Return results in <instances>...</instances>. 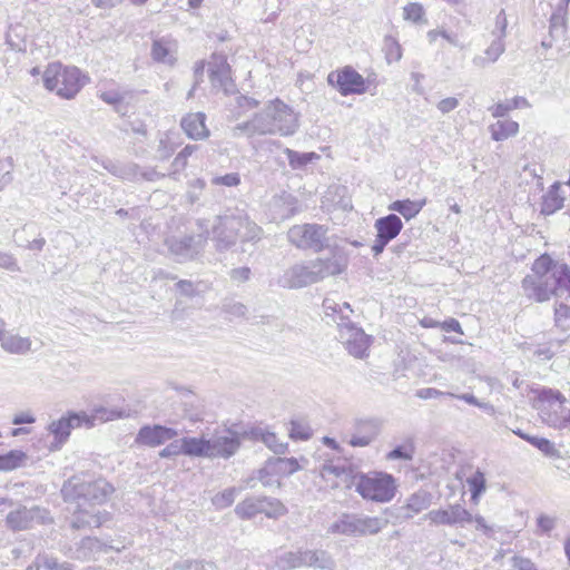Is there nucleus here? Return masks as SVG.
<instances>
[{
	"label": "nucleus",
	"mask_w": 570,
	"mask_h": 570,
	"mask_svg": "<svg viewBox=\"0 0 570 570\" xmlns=\"http://www.w3.org/2000/svg\"><path fill=\"white\" fill-rule=\"evenodd\" d=\"M348 265V255L344 247H334L333 256L317 257L308 263H299L287 268L278 278V285L296 289L318 283L326 277L344 273Z\"/></svg>",
	"instance_id": "obj_1"
},
{
	"label": "nucleus",
	"mask_w": 570,
	"mask_h": 570,
	"mask_svg": "<svg viewBox=\"0 0 570 570\" xmlns=\"http://www.w3.org/2000/svg\"><path fill=\"white\" fill-rule=\"evenodd\" d=\"M129 410L118 407L98 406L92 410L91 414L85 411H68L58 420H53L48 425V431L53 435V442L50 444V450L56 451L68 441L71 430L77 428L90 429L95 425L96 421L101 423L114 421L117 419L128 417Z\"/></svg>",
	"instance_id": "obj_2"
},
{
	"label": "nucleus",
	"mask_w": 570,
	"mask_h": 570,
	"mask_svg": "<svg viewBox=\"0 0 570 570\" xmlns=\"http://www.w3.org/2000/svg\"><path fill=\"white\" fill-rule=\"evenodd\" d=\"M114 491V487L104 478L85 480L79 476H72L63 483L61 494L65 501L77 502L78 507H80L81 501L91 504H102Z\"/></svg>",
	"instance_id": "obj_3"
},
{
	"label": "nucleus",
	"mask_w": 570,
	"mask_h": 570,
	"mask_svg": "<svg viewBox=\"0 0 570 570\" xmlns=\"http://www.w3.org/2000/svg\"><path fill=\"white\" fill-rule=\"evenodd\" d=\"M531 272L537 273L550 297L570 299V267L560 261L552 259L548 254L539 256L532 264Z\"/></svg>",
	"instance_id": "obj_4"
},
{
	"label": "nucleus",
	"mask_w": 570,
	"mask_h": 570,
	"mask_svg": "<svg viewBox=\"0 0 570 570\" xmlns=\"http://www.w3.org/2000/svg\"><path fill=\"white\" fill-rule=\"evenodd\" d=\"M328 227L320 224L294 225L289 228L287 237L291 244L303 250L320 253L327 249L333 256L334 247H342L332 236L327 235Z\"/></svg>",
	"instance_id": "obj_5"
},
{
	"label": "nucleus",
	"mask_w": 570,
	"mask_h": 570,
	"mask_svg": "<svg viewBox=\"0 0 570 570\" xmlns=\"http://www.w3.org/2000/svg\"><path fill=\"white\" fill-rule=\"evenodd\" d=\"M389 521L384 518L356 513H343L327 529L328 534L347 537L374 535L382 531Z\"/></svg>",
	"instance_id": "obj_6"
},
{
	"label": "nucleus",
	"mask_w": 570,
	"mask_h": 570,
	"mask_svg": "<svg viewBox=\"0 0 570 570\" xmlns=\"http://www.w3.org/2000/svg\"><path fill=\"white\" fill-rule=\"evenodd\" d=\"M355 491L366 500L389 502L396 492L395 479L385 472L361 473L355 476Z\"/></svg>",
	"instance_id": "obj_7"
},
{
	"label": "nucleus",
	"mask_w": 570,
	"mask_h": 570,
	"mask_svg": "<svg viewBox=\"0 0 570 570\" xmlns=\"http://www.w3.org/2000/svg\"><path fill=\"white\" fill-rule=\"evenodd\" d=\"M197 226L203 230L198 235H185L181 237L173 236L166 238L165 245L177 263L194 261L204 250L209 234L207 222L198 219Z\"/></svg>",
	"instance_id": "obj_8"
},
{
	"label": "nucleus",
	"mask_w": 570,
	"mask_h": 570,
	"mask_svg": "<svg viewBox=\"0 0 570 570\" xmlns=\"http://www.w3.org/2000/svg\"><path fill=\"white\" fill-rule=\"evenodd\" d=\"M235 513L244 520H249L256 514L263 513L267 518H278L287 513V508L282 501L269 497H250L239 502Z\"/></svg>",
	"instance_id": "obj_9"
},
{
	"label": "nucleus",
	"mask_w": 570,
	"mask_h": 570,
	"mask_svg": "<svg viewBox=\"0 0 570 570\" xmlns=\"http://www.w3.org/2000/svg\"><path fill=\"white\" fill-rule=\"evenodd\" d=\"M345 318L346 316H342V322H337L338 341L348 354L356 358H364L367 356L372 336L365 334L363 328L357 327L353 322H345Z\"/></svg>",
	"instance_id": "obj_10"
},
{
	"label": "nucleus",
	"mask_w": 570,
	"mask_h": 570,
	"mask_svg": "<svg viewBox=\"0 0 570 570\" xmlns=\"http://www.w3.org/2000/svg\"><path fill=\"white\" fill-rule=\"evenodd\" d=\"M327 83L342 96L362 95L367 90L363 76L351 66L331 71L327 76Z\"/></svg>",
	"instance_id": "obj_11"
},
{
	"label": "nucleus",
	"mask_w": 570,
	"mask_h": 570,
	"mask_svg": "<svg viewBox=\"0 0 570 570\" xmlns=\"http://www.w3.org/2000/svg\"><path fill=\"white\" fill-rule=\"evenodd\" d=\"M50 521L49 513L46 509L38 505L27 508L19 505L16 510L10 511L6 518V527L11 531H24L33 528L36 524H45Z\"/></svg>",
	"instance_id": "obj_12"
},
{
	"label": "nucleus",
	"mask_w": 570,
	"mask_h": 570,
	"mask_svg": "<svg viewBox=\"0 0 570 570\" xmlns=\"http://www.w3.org/2000/svg\"><path fill=\"white\" fill-rule=\"evenodd\" d=\"M268 109L271 111L272 127L274 134L282 136H291L298 128V117L291 107L279 99L269 101Z\"/></svg>",
	"instance_id": "obj_13"
},
{
	"label": "nucleus",
	"mask_w": 570,
	"mask_h": 570,
	"mask_svg": "<svg viewBox=\"0 0 570 570\" xmlns=\"http://www.w3.org/2000/svg\"><path fill=\"white\" fill-rule=\"evenodd\" d=\"M234 224H238V222L234 220L232 216H227L226 212L215 217L212 226V239L217 250H228L237 244L239 234L234 232Z\"/></svg>",
	"instance_id": "obj_14"
},
{
	"label": "nucleus",
	"mask_w": 570,
	"mask_h": 570,
	"mask_svg": "<svg viewBox=\"0 0 570 570\" xmlns=\"http://www.w3.org/2000/svg\"><path fill=\"white\" fill-rule=\"evenodd\" d=\"M435 525H461L471 523L473 515L460 504L450 505L449 509L431 510L424 515Z\"/></svg>",
	"instance_id": "obj_15"
},
{
	"label": "nucleus",
	"mask_w": 570,
	"mask_h": 570,
	"mask_svg": "<svg viewBox=\"0 0 570 570\" xmlns=\"http://www.w3.org/2000/svg\"><path fill=\"white\" fill-rule=\"evenodd\" d=\"M227 216H232L238 224H234V232L239 234V242H256L259 240L263 235V229L249 218L247 212L244 208H227Z\"/></svg>",
	"instance_id": "obj_16"
},
{
	"label": "nucleus",
	"mask_w": 570,
	"mask_h": 570,
	"mask_svg": "<svg viewBox=\"0 0 570 570\" xmlns=\"http://www.w3.org/2000/svg\"><path fill=\"white\" fill-rule=\"evenodd\" d=\"M209 79L212 86L222 89L226 94L232 90L233 81L230 78V67L227 57L223 52H214L208 62Z\"/></svg>",
	"instance_id": "obj_17"
},
{
	"label": "nucleus",
	"mask_w": 570,
	"mask_h": 570,
	"mask_svg": "<svg viewBox=\"0 0 570 570\" xmlns=\"http://www.w3.org/2000/svg\"><path fill=\"white\" fill-rule=\"evenodd\" d=\"M234 136L245 135L253 137L255 135H273L271 111L268 105L261 112H256L248 121L237 124L233 128Z\"/></svg>",
	"instance_id": "obj_18"
},
{
	"label": "nucleus",
	"mask_w": 570,
	"mask_h": 570,
	"mask_svg": "<svg viewBox=\"0 0 570 570\" xmlns=\"http://www.w3.org/2000/svg\"><path fill=\"white\" fill-rule=\"evenodd\" d=\"M59 87L57 95L63 99H72L85 86V77L76 67H63L61 65Z\"/></svg>",
	"instance_id": "obj_19"
},
{
	"label": "nucleus",
	"mask_w": 570,
	"mask_h": 570,
	"mask_svg": "<svg viewBox=\"0 0 570 570\" xmlns=\"http://www.w3.org/2000/svg\"><path fill=\"white\" fill-rule=\"evenodd\" d=\"M381 431V421L377 419L356 420L348 444L354 448L370 445Z\"/></svg>",
	"instance_id": "obj_20"
},
{
	"label": "nucleus",
	"mask_w": 570,
	"mask_h": 570,
	"mask_svg": "<svg viewBox=\"0 0 570 570\" xmlns=\"http://www.w3.org/2000/svg\"><path fill=\"white\" fill-rule=\"evenodd\" d=\"M177 431L160 424L144 425L136 435V443L147 446H158L177 436Z\"/></svg>",
	"instance_id": "obj_21"
},
{
	"label": "nucleus",
	"mask_w": 570,
	"mask_h": 570,
	"mask_svg": "<svg viewBox=\"0 0 570 570\" xmlns=\"http://www.w3.org/2000/svg\"><path fill=\"white\" fill-rule=\"evenodd\" d=\"M432 499L433 495L429 491L421 489L407 498L405 505L397 509L399 513L396 517L411 519L414 514L426 510L432 504Z\"/></svg>",
	"instance_id": "obj_22"
},
{
	"label": "nucleus",
	"mask_w": 570,
	"mask_h": 570,
	"mask_svg": "<svg viewBox=\"0 0 570 570\" xmlns=\"http://www.w3.org/2000/svg\"><path fill=\"white\" fill-rule=\"evenodd\" d=\"M240 446L238 433L228 431L227 435H220L210 440L212 458L228 459L233 456Z\"/></svg>",
	"instance_id": "obj_23"
},
{
	"label": "nucleus",
	"mask_w": 570,
	"mask_h": 570,
	"mask_svg": "<svg viewBox=\"0 0 570 570\" xmlns=\"http://www.w3.org/2000/svg\"><path fill=\"white\" fill-rule=\"evenodd\" d=\"M521 289L528 299L537 303H543L551 298L547 286H543L541 277L534 272L523 277Z\"/></svg>",
	"instance_id": "obj_24"
},
{
	"label": "nucleus",
	"mask_w": 570,
	"mask_h": 570,
	"mask_svg": "<svg viewBox=\"0 0 570 570\" xmlns=\"http://www.w3.org/2000/svg\"><path fill=\"white\" fill-rule=\"evenodd\" d=\"M206 115L204 112H191L183 117L180 126L184 132L194 140H202L209 136V130L205 125Z\"/></svg>",
	"instance_id": "obj_25"
},
{
	"label": "nucleus",
	"mask_w": 570,
	"mask_h": 570,
	"mask_svg": "<svg viewBox=\"0 0 570 570\" xmlns=\"http://www.w3.org/2000/svg\"><path fill=\"white\" fill-rule=\"evenodd\" d=\"M243 435L255 441H262L275 454H284L288 450V443L281 442L274 432L262 428H252L249 431H244Z\"/></svg>",
	"instance_id": "obj_26"
},
{
	"label": "nucleus",
	"mask_w": 570,
	"mask_h": 570,
	"mask_svg": "<svg viewBox=\"0 0 570 570\" xmlns=\"http://www.w3.org/2000/svg\"><path fill=\"white\" fill-rule=\"evenodd\" d=\"M566 196L561 194V184L553 183L543 194L540 204V213L550 216L560 210L564 205Z\"/></svg>",
	"instance_id": "obj_27"
},
{
	"label": "nucleus",
	"mask_w": 570,
	"mask_h": 570,
	"mask_svg": "<svg viewBox=\"0 0 570 570\" xmlns=\"http://www.w3.org/2000/svg\"><path fill=\"white\" fill-rule=\"evenodd\" d=\"M374 227L379 237L391 242L402 230L403 223L396 214H389L387 216L376 219Z\"/></svg>",
	"instance_id": "obj_28"
},
{
	"label": "nucleus",
	"mask_w": 570,
	"mask_h": 570,
	"mask_svg": "<svg viewBox=\"0 0 570 570\" xmlns=\"http://www.w3.org/2000/svg\"><path fill=\"white\" fill-rule=\"evenodd\" d=\"M1 347L11 354H26L31 350V341L28 337H21L16 334L7 333L0 330Z\"/></svg>",
	"instance_id": "obj_29"
},
{
	"label": "nucleus",
	"mask_w": 570,
	"mask_h": 570,
	"mask_svg": "<svg viewBox=\"0 0 570 570\" xmlns=\"http://www.w3.org/2000/svg\"><path fill=\"white\" fill-rule=\"evenodd\" d=\"M183 454L197 458H212L210 440L204 438H181Z\"/></svg>",
	"instance_id": "obj_30"
},
{
	"label": "nucleus",
	"mask_w": 570,
	"mask_h": 570,
	"mask_svg": "<svg viewBox=\"0 0 570 570\" xmlns=\"http://www.w3.org/2000/svg\"><path fill=\"white\" fill-rule=\"evenodd\" d=\"M504 39L494 38L491 45L484 50L483 55L475 56L472 63L480 69L494 63L505 50Z\"/></svg>",
	"instance_id": "obj_31"
},
{
	"label": "nucleus",
	"mask_w": 570,
	"mask_h": 570,
	"mask_svg": "<svg viewBox=\"0 0 570 570\" xmlns=\"http://www.w3.org/2000/svg\"><path fill=\"white\" fill-rule=\"evenodd\" d=\"M26 570H73V566L52 554L39 553Z\"/></svg>",
	"instance_id": "obj_32"
},
{
	"label": "nucleus",
	"mask_w": 570,
	"mask_h": 570,
	"mask_svg": "<svg viewBox=\"0 0 570 570\" xmlns=\"http://www.w3.org/2000/svg\"><path fill=\"white\" fill-rule=\"evenodd\" d=\"M29 460L27 452L22 450H10L7 453L0 454V471L11 472L19 468L26 466Z\"/></svg>",
	"instance_id": "obj_33"
},
{
	"label": "nucleus",
	"mask_w": 570,
	"mask_h": 570,
	"mask_svg": "<svg viewBox=\"0 0 570 570\" xmlns=\"http://www.w3.org/2000/svg\"><path fill=\"white\" fill-rule=\"evenodd\" d=\"M267 468H271L272 472L284 476H289L303 469L296 458H269Z\"/></svg>",
	"instance_id": "obj_34"
},
{
	"label": "nucleus",
	"mask_w": 570,
	"mask_h": 570,
	"mask_svg": "<svg viewBox=\"0 0 570 570\" xmlns=\"http://www.w3.org/2000/svg\"><path fill=\"white\" fill-rule=\"evenodd\" d=\"M109 549H114V547L102 543L97 538L87 537L80 541L72 557L80 560H88L91 558L92 552L108 551Z\"/></svg>",
	"instance_id": "obj_35"
},
{
	"label": "nucleus",
	"mask_w": 570,
	"mask_h": 570,
	"mask_svg": "<svg viewBox=\"0 0 570 570\" xmlns=\"http://www.w3.org/2000/svg\"><path fill=\"white\" fill-rule=\"evenodd\" d=\"M489 129L493 140L502 141L518 134L519 124L510 119L498 120L495 124H492Z\"/></svg>",
	"instance_id": "obj_36"
},
{
	"label": "nucleus",
	"mask_w": 570,
	"mask_h": 570,
	"mask_svg": "<svg viewBox=\"0 0 570 570\" xmlns=\"http://www.w3.org/2000/svg\"><path fill=\"white\" fill-rule=\"evenodd\" d=\"M425 205V200H395L390 205V209L397 212L401 214L406 220L415 217L423 206Z\"/></svg>",
	"instance_id": "obj_37"
},
{
	"label": "nucleus",
	"mask_w": 570,
	"mask_h": 570,
	"mask_svg": "<svg viewBox=\"0 0 570 570\" xmlns=\"http://www.w3.org/2000/svg\"><path fill=\"white\" fill-rule=\"evenodd\" d=\"M106 515L105 514L104 517L99 515V514H90L88 512H79V513H76L73 514L71 521H70V525L72 529H76V530H79V529H85V528H99L105 521H106Z\"/></svg>",
	"instance_id": "obj_38"
},
{
	"label": "nucleus",
	"mask_w": 570,
	"mask_h": 570,
	"mask_svg": "<svg viewBox=\"0 0 570 570\" xmlns=\"http://www.w3.org/2000/svg\"><path fill=\"white\" fill-rule=\"evenodd\" d=\"M323 307L325 311L326 317H332L333 322L337 324V322H342V316H346L345 322H352L350 320V314L353 313L348 303H343L342 305L336 304L330 299H325L323 302Z\"/></svg>",
	"instance_id": "obj_39"
},
{
	"label": "nucleus",
	"mask_w": 570,
	"mask_h": 570,
	"mask_svg": "<svg viewBox=\"0 0 570 570\" xmlns=\"http://www.w3.org/2000/svg\"><path fill=\"white\" fill-rule=\"evenodd\" d=\"M541 400L548 401L552 407L558 406L560 409V420L561 426L568 428L570 426V409H567L563 404L566 402V397L563 394H539Z\"/></svg>",
	"instance_id": "obj_40"
},
{
	"label": "nucleus",
	"mask_w": 570,
	"mask_h": 570,
	"mask_svg": "<svg viewBox=\"0 0 570 570\" xmlns=\"http://www.w3.org/2000/svg\"><path fill=\"white\" fill-rule=\"evenodd\" d=\"M284 154L287 157L288 164L292 169H303L309 164L313 159L318 158V155L315 153H298L293 149L286 148Z\"/></svg>",
	"instance_id": "obj_41"
},
{
	"label": "nucleus",
	"mask_w": 570,
	"mask_h": 570,
	"mask_svg": "<svg viewBox=\"0 0 570 570\" xmlns=\"http://www.w3.org/2000/svg\"><path fill=\"white\" fill-rule=\"evenodd\" d=\"M471 499L476 501L487 490V480L484 473L478 469L471 476L466 479Z\"/></svg>",
	"instance_id": "obj_42"
},
{
	"label": "nucleus",
	"mask_w": 570,
	"mask_h": 570,
	"mask_svg": "<svg viewBox=\"0 0 570 570\" xmlns=\"http://www.w3.org/2000/svg\"><path fill=\"white\" fill-rule=\"evenodd\" d=\"M309 567L322 570H334L335 561L331 554L325 550H311Z\"/></svg>",
	"instance_id": "obj_43"
},
{
	"label": "nucleus",
	"mask_w": 570,
	"mask_h": 570,
	"mask_svg": "<svg viewBox=\"0 0 570 570\" xmlns=\"http://www.w3.org/2000/svg\"><path fill=\"white\" fill-rule=\"evenodd\" d=\"M60 69V62H51L47 66L46 70L42 73V81L46 89L57 92V89L59 87Z\"/></svg>",
	"instance_id": "obj_44"
},
{
	"label": "nucleus",
	"mask_w": 570,
	"mask_h": 570,
	"mask_svg": "<svg viewBox=\"0 0 570 570\" xmlns=\"http://www.w3.org/2000/svg\"><path fill=\"white\" fill-rule=\"evenodd\" d=\"M289 424L291 429L288 435L294 441H306L313 434L307 422L302 419H293Z\"/></svg>",
	"instance_id": "obj_45"
},
{
	"label": "nucleus",
	"mask_w": 570,
	"mask_h": 570,
	"mask_svg": "<svg viewBox=\"0 0 570 570\" xmlns=\"http://www.w3.org/2000/svg\"><path fill=\"white\" fill-rule=\"evenodd\" d=\"M415 452L414 444L410 441L400 445H396L386 454V460L395 461H411Z\"/></svg>",
	"instance_id": "obj_46"
},
{
	"label": "nucleus",
	"mask_w": 570,
	"mask_h": 570,
	"mask_svg": "<svg viewBox=\"0 0 570 570\" xmlns=\"http://www.w3.org/2000/svg\"><path fill=\"white\" fill-rule=\"evenodd\" d=\"M383 51L389 63L399 61L402 58L401 45L392 36L384 37Z\"/></svg>",
	"instance_id": "obj_47"
},
{
	"label": "nucleus",
	"mask_w": 570,
	"mask_h": 570,
	"mask_svg": "<svg viewBox=\"0 0 570 570\" xmlns=\"http://www.w3.org/2000/svg\"><path fill=\"white\" fill-rule=\"evenodd\" d=\"M151 56L158 62L173 65L174 58L164 40H155L151 48Z\"/></svg>",
	"instance_id": "obj_48"
},
{
	"label": "nucleus",
	"mask_w": 570,
	"mask_h": 570,
	"mask_svg": "<svg viewBox=\"0 0 570 570\" xmlns=\"http://www.w3.org/2000/svg\"><path fill=\"white\" fill-rule=\"evenodd\" d=\"M275 567L277 570H293L301 568V563L298 562V552L287 551L278 556L275 561Z\"/></svg>",
	"instance_id": "obj_49"
},
{
	"label": "nucleus",
	"mask_w": 570,
	"mask_h": 570,
	"mask_svg": "<svg viewBox=\"0 0 570 570\" xmlns=\"http://www.w3.org/2000/svg\"><path fill=\"white\" fill-rule=\"evenodd\" d=\"M208 568L215 569L216 566L212 562L186 559L175 562L173 570H208Z\"/></svg>",
	"instance_id": "obj_50"
},
{
	"label": "nucleus",
	"mask_w": 570,
	"mask_h": 570,
	"mask_svg": "<svg viewBox=\"0 0 570 570\" xmlns=\"http://www.w3.org/2000/svg\"><path fill=\"white\" fill-rule=\"evenodd\" d=\"M322 476L333 474L336 478L344 479L345 482L352 476V470L344 465H334L332 463H324L321 469Z\"/></svg>",
	"instance_id": "obj_51"
},
{
	"label": "nucleus",
	"mask_w": 570,
	"mask_h": 570,
	"mask_svg": "<svg viewBox=\"0 0 570 570\" xmlns=\"http://www.w3.org/2000/svg\"><path fill=\"white\" fill-rule=\"evenodd\" d=\"M403 16L405 20L419 23L423 19L424 8L421 3L411 2L404 7Z\"/></svg>",
	"instance_id": "obj_52"
},
{
	"label": "nucleus",
	"mask_w": 570,
	"mask_h": 570,
	"mask_svg": "<svg viewBox=\"0 0 570 570\" xmlns=\"http://www.w3.org/2000/svg\"><path fill=\"white\" fill-rule=\"evenodd\" d=\"M281 203L286 205V208L282 214L283 217H289L296 213L295 205L297 203V199L293 195L283 193L282 195L274 198L275 206H278Z\"/></svg>",
	"instance_id": "obj_53"
},
{
	"label": "nucleus",
	"mask_w": 570,
	"mask_h": 570,
	"mask_svg": "<svg viewBox=\"0 0 570 570\" xmlns=\"http://www.w3.org/2000/svg\"><path fill=\"white\" fill-rule=\"evenodd\" d=\"M236 494V488L225 489L223 492H219L215 495L213 503L218 508H227L234 503Z\"/></svg>",
	"instance_id": "obj_54"
},
{
	"label": "nucleus",
	"mask_w": 570,
	"mask_h": 570,
	"mask_svg": "<svg viewBox=\"0 0 570 570\" xmlns=\"http://www.w3.org/2000/svg\"><path fill=\"white\" fill-rule=\"evenodd\" d=\"M101 165L110 174L118 176V177H126L127 175H129V173H131V171L136 173V170L138 169V167L136 165H132L128 168L120 167L110 159L102 160Z\"/></svg>",
	"instance_id": "obj_55"
},
{
	"label": "nucleus",
	"mask_w": 570,
	"mask_h": 570,
	"mask_svg": "<svg viewBox=\"0 0 570 570\" xmlns=\"http://www.w3.org/2000/svg\"><path fill=\"white\" fill-rule=\"evenodd\" d=\"M223 312L233 317H245L247 307L240 302L228 301L223 304Z\"/></svg>",
	"instance_id": "obj_56"
},
{
	"label": "nucleus",
	"mask_w": 570,
	"mask_h": 570,
	"mask_svg": "<svg viewBox=\"0 0 570 570\" xmlns=\"http://www.w3.org/2000/svg\"><path fill=\"white\" fill-rule=\"evenodd\" d=\"M507 26H508L507 14H505V11L503 9H501L500 12L495 17V26H494V29L492 30V35L497 38L504 39L507 36Z\"/></svg>",
	"instance_id": "obj_57"
},
{
	"label": "nucleus",
	"mask_w": 570,
	"mask_h": 570,
	"mask_svg": "<svg viewBox=\"0 0 570 570\" xmlns=\"http://www.w3.org/2000/svg\"><path fill=\"white\" fill-rule=\"evenodd\" d=\"M568 318H570V306L564 303L558 304L554 308L556 325L562 328L567 327L566 321Z\"/></svg>",
	"instance_id": "obj_58"
},
{
	"label": "nucleus",
	"mask_w": 570,
	"mask_h": 570,
	"mask_svg": "<svg viewBox=\"0 0 570 570\" xmlns=\"http://www.w3.org/2000/svg\"><path fill=\"white\" fill-rule=\"evenodd\" d=\"M0 268L9 272H20L17 258L8 252L0 250Z\"/></svg>",
	"instance_id": "obj_59"
},
{
	"label": "nucleus",
	"mask_w": 570,
	"mask_h": 570,
	"mask_svg": "<svg viewBox=\"0 0 570 570\" xmlns=\"http://www.w3.org/2000/svg\"><path fill=\"white\" fill-rule=\"evenodd\" d=\"M212 183L214 185H224L227 187L238 186L240 184V176L237 173H229L224 176L214 177Z\"/></svg>",
	"instance_id": "obj_60"
},
{
	"label": "nucleus",
	"mask_w": 570,
	"mask_h": 570,
	"mask_svg": "<svg viewBox=\"0 0 570 570\" xmlns=\"http://www.w3.org/2000/svg\"><path fill=\"white\" fill-rule=\"evenodd\" d=\"M179 454H183L181 440L173 441L159 452V456L164 459L175 458Z\"/></svg>",
	"instance_id": "obj_61"
},
{
	"label": "nucleus",
	"mask_w": 570,
	"mask_h": 570,
	"mask_svg": "<svg viewBox=\"0 0 570 570\" xmlns=\"http://www.w3.org/2000/svg\"><path fill=\"white\" fill-rule=\"evenodd\" d=\"M539 451H541L546 456L551 459H561L560 451L556 448L554 443L551 442L549 439H543L541 444L537 448Z\"/></svg>",
	"instance_id": "obj_62"
},
{
	"label": "nucleus",
	"mask_w": 570,
	"mask_h": 570,
	"mask_svg": "<svg viewBox=\"0 0 570 570\" xmlns=\"http://www.w3.org/2000/svg\"><path fill=\"white\" fill-rule=\"evenodd\" d=\"M250 275H252V271L247 266L233 268L229 272L230 279L236 283L247 282L250 278Z\"/></svg>",
	"instance_id": "obj_63"
},
{
	"label": "nucleus",
	"mask_w": 570,
	"mask_h": 570,
	"mask_svg": "<svg viewBox=\"0 0 570 570\" xmlns=\"http://www.w3.org/2000/svg\"><path fill=\"white\" fill-rule=\"evenodd\" d=\"M512 567L515 570H538L530 559L520 556H514L512 558Z\"/></svg>",
	"instance_id": "obj_64"
}]
</instances>
